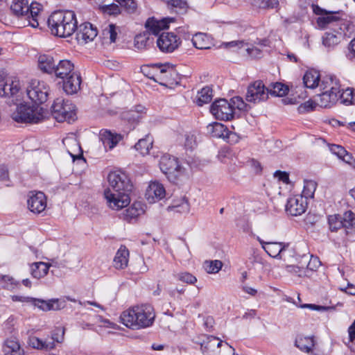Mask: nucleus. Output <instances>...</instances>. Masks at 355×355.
<instances>
[{
  "label": "nucleus",
  "instance_id": "nucleus-1",
  "mask_svg": "<svg viewBox=\"0 0 355 355\" xmlns=\"http://www.w3.org/2000/svg\"><path fill=\"white\" fill-rule=\"evenodd\" d=\"M107 181L109 186L104 191V197L108 206L116 210L127 207L133 187L130 180L124 173L113 171L108 174Z\"/></svg>",
  "mask_w": 355,
  "mask_h": 355
},
{
  "label": "nucleus",
  "instance_id": "nucleus-2",
  "mask_svg": "<svg viewBox=\"0 0 355 355\" xmlns=\"http://www.w3.org/2000/svg\"><path fill=\"white\" fill-rule=\"evenodd\" d=\"M155 318L154 309L148 304L132 306L123 311L120 315L121 323L134 330L150 327Z\"/></svg>",
  "mask_w": 355,
  "mask_h": 355
},
{
  "label": "nucleus",
  "instance_id": "nucleus-3",
  "mask_svg": "<svg viewBox=\"0 0 355 355\" xmlns=\"http://www.w3.org/2000/svg\"><path fill=\"white\" fill-rule=\"evenodd\" d=\"M47 23L52 35L67 37L75 33L78 21L73 11L57 10L51 13Z\"/></svg>",
  "mask_w": 355,
  "mask_h": 355
},
{
  "label": "nucleus",
  "instance_id": "nucleus-4",
  "mask_svg": "<svg viewBox=\"0 0 355 355\" xmlns=\"http://www.w3.org/2000/svg\"><path fill=\"white\" fill-rule=\"evenodd\" d=\"M159 165L162 172L174 184H179L185 176L184 168L179 164L178 158L168 154L161 157Z\"/></svg>",
  "mask_w": 355,
  "mask_h": 355
},
{
  "label": "nucleus",
  "instance_id": "nucleus-5",
  "mask_svg": "<svg viewBox=\"0 0 355 355\" xmlns=\"http://www.w3.org/2000/svg\"><path fill=\"white\" fill-rule=\"evenodd\" d=\"M42 110L40 106L35 104L21 103L12 113L11 117L17 123H37L43 117Z\"/></svg>",
  "mask_w": 355,
  "mask_h": 355
},
{
  "label": "nucleus",
  "instance_id": "nucleus-6",
  "mask_svg": "<svg viewBox=\"0 0 355 355\" xmlns=\"http://www.w3.org/2000/svg\"><path fill=\"white\" fill-rule=\"evenodd\" d=\"M201 350L204 355H235L232 346L213 336L206 337L201 343Z\"/></svg>",
  "mask_w": 355,
  "mask_h": 355
},
{
  "label": "nucleus",
  "instance_id": "nucleus-7",
  "mask_svg": "<svg viewBox=\"0 0 355 355\" xmlns=\"http://www.w3.org/2000/svg\"><path fill=\"white\" fill-rule=\"evenodd\" d=\"M26 92L32 102L39 106L47 101L49 87L45 82L34 80L31 81Z\"/></svg>",
  "mask_w": 355,
  "mask_h": 355
},
{
  "label": "nucleus",
  "instance_id": "nucleus-8",
  "mask_svg": "<svg viewBox=\"0 0 355 355\" xmlns=\"http://www.w3.org/2000/svg\"><path fill=\"white\" fill-rule=\"evenodd\" d=\"M313 12L319 15L317 19V24L322 28H327L330 24L339 26L343 20V12L341 11L331 12L327 11L318 5L312 6Z\"/></svg>",
  "mask_w": 355,
  "mask_h": 355
},
{
  "label": "nucleus",
  "instance_id": "nucleus-9",
  "mask_svg": "<svg viewBox=\"0 0 355 355\" xmlns=\"http://www.w3.org/2000/svg\"><path fill=\"white\" fill-rule=\"evenodd\" d=\"M269 88L262 81L257 80L249 85L245 95V100L254 104L265 101L268 98Z\"/></svg>",
  "mask_w": 355,
  "mask_h": 355
},
{
  "label": "nucleus",
  "instance_id": "nucleus-10",
  "mask_svg": "<svg viewBox=\"0 0 355 355\" xmlns=\"http://www.w3.org/2000/svg\"><path fill=\"white\" fill-rule=\"evenodd\" d=\"M180 38L172 32H163L156 40L157 46L164 53H171L181 44Z\"/></svg>",
  "mask_w": 355,
  "mask_h": 355
},
{
  "label": "nucleus",
  "instance_id": "nucleus-11",
  "mask_svg": "<svg viewBox=\"0 0 355 355\" xmlns=\"http://www.w3.org/2000/svg\"><path fill=\"white\" fill-rule=\"evenodd\" d=\"M210 112L216 119L230 121L234 118V108L232 103L225 98L216 100L211 105Z\"/></svg>",
  "mask_w": 355,
  "mask_h": 355
},
{
  "label": "nucleus",
  "instance_id": "nucleus-12",
  "mask_svg": "<svg viewBox=\"0 0 355 355\" xmlns=\"http://www.w3.org/2000/svg\"><path fill=\"white\" fill-rule=\"evenodd\" d=\"M63 334L64 331H62V336L60 340L58 339L57 336L58 334L55 333L52 334L51 338H47L46 340H42L36 336H30L28 338V343L33 348L44 351H50L55 348V342L62 343L63 340Z\"/></svg>",
  "mask_w": 355,
  "mask_h": 355
},
{
  "label": "nucleus",
  "instance_id": "nucleus-13",
  "mask_svg": "<svg viewBox=\"0 0 355 355\" xmlns=\"http://www.w3.org/2000/svg\"><path fill=\"white\" fill-rule=\"evenodd\" d=\"M207 130L212 137L223 138L229 143L234 141V138H236V141H237L236 134L229 131L228 129L220 123L214 122L209 124L207 126Z\"/></svg>",
  "mask_w": 355,
  "mask_h": 355
},
{
  "label": "nucleus",
  "instance_id": "nucleus-14",
  "mask_svg": "<svg viewBox=\"0 0 355 355\" xmlns=\"http://www.w3.org/2000/svg\"><path fill=\"white\" fill-rule=\"evenodd\" d=\"M76 40L80 43H87L94 40L98 35L97 28L89 22L81 24L77 26Z\"/></svg>",
  "mask_w": 355,
  "mask_h": 355
},
{
  "label": "nucleus",
  "instance_id": "nucleus-15",
  "mask_svg": "<svg viewBox=\"0 0 355 355\" xmlns=\"http://www.w3.org/2000/svg\"><path fill=\"white\" fill-rule=\"evenodd\" d=\"M354 214L348 211L344 213L343 216L331 215L328 217L329 229L331 232H336L338 230L347 228L352 223V218Z\"/></svg>",
  "mask_w": 355,
  "mask_h": 355
},
{
  "label": "nucleus",
  "instance_id": "nucleus-16",
  "mask_svg": "<svg viewBox=\"0 0 355 355\" xmlns=\"http://www.w3.org/2000/svg\"><path fill=\"white\" fill-rule=\"evenodd\" d=\"M307 202L303 196H295L288 199L286 211L291 216H297L305 212Z\"/></svg>",
  "mask_w": 355,
  "mask_h": 355
},
{
  "label": "nucleus",
  "instance_id": "nucleus-17",
  "mask_svg": "<svg viewBox=\"0 0 355 355\" xmlns=\"http://www.w3.org/2000/svg\"><path fill=\"white\" fill-rule=\"evenodd\" d=\"M257 241L261 245L262 248L271 257L282 258L281 254L289 246L288 243L264 241L259 236H257Z\"/></svg>",
  "mask_w": 355,
  "mask_h": 355
},
{
  "label": "nucleus",
  "instance_id": "nucleus-18",
  "mask_svg": "<svg viewBox=\"0 0 355 355\" xmlns=\"http://www.w3.org/2000/svg\"><path fill=\"white\" fill-rule=\"evenodd\" d=\"M28 207L31 211L40 214L46 207L45 194L42 191H32L28 200Z\"/></svg>",
  "mask_w": 355,
  "mask_h": 355
},
{
  "label": "nucleus",
  "instance_id": "nucleus-19",
  "mask_svg": "<svg viewBox=\"0 0 355 355\" xmlns=\"http://www.w3.org/2000/svg\"><path fill=\"white\" fill-rule=\"evenodd\" d=\"M174 21L173 17H166L161 20H157L155 17L148 18L145 24L146 32L158 35L161 31L168 28V24Z\"/></svg>",
  "mask_w": 355,
  "mask_h": 355
},
{
  "label": "nucleus",
  "instance_id": "nucleus-20",
  "mask_svg": "<svg viewBox=\"0 0 355 355\" xmlns=\"http://www.w3.org/2000/svg\"><path fill=\"white\" fill-rule=\"evenodd\" d=\"M19 82L17 78H6L0 81V96L14 97L19 92Z\"/></svg>",
  "mask_w": 355,
  "mask_h": 355
},
{
  "label": "nucleus",
  "instance_id": "nucleus-21",
  "mask_svg": "<svg viewBox=\"0 0 355 355\" xmlns=\"http://www.w3.org/2000/svg\"><path fill=\"white\" fill-rule=\"evenodd\" d=\"M343 35L344 34L340 27L339 30L326 32L322 37V45L328 51H331L341 42L343 39Z\"/></svg>",
  "mask_w": 355,
  "mask_h": 355
},
{
  "label": "nucleus",
  "instance_id": "nucleus-22",
  "mask_svg": "<svg viewBox=\"0 0 355 355\" xmlns=\"http://www.w3.org/2000/svg\"><path fill=\"white\" fill-rule=\"evenodd\" d=\"M30 302L40 310L47 311L50 310H60L65 307V302H60L58 299L46 301L37 298H30Z\"/></svg>",
  "mask_w": 355,
  "mask_h": 355
},
{
  "label": "nucleus",
  "instance_id": "nucleus-23",
  "mask_svg": "<svg viewBox=\"0 0 355 355\" xmlns=\"http://www.w3.org/2000/svg\"><path fill=\"white\" fill-rule=\"evenodd\" d=\"M343 94L334 92H322L315 98L317 104L323 108H329L334 105Z\"/></svg>",
  "mask_w": 355,
  "mask_h": 355
},
{
  "label": "nucleus",
  "instance_id": "nucleus-24",
  "mask_svg": "<svg viewBox=\"0 0 355 355\" xmlns=\"http://www.w3.org/2000/svg\"><path fill=\"white\" fill-rule=\"evenodd\" d=\"M165 195L166 191L164 186L158 182H150L146 192V198L150 203L162 200Z\"/></svg>",
  "mask_w": 355,
  "mask_h": 355
},
{
  "label": "nucleus",
  "instance_id": "nucleus-25",
  "mask_svg": "<svg viewBox=\"0 0 355 355\" xmlns=\"http://www.w3.org/2000/svg\"><path fill=\"white\" fill-rule=\"evenodd\" d=\"M63 80V89L67 94H76L80 89L82 80L78 72L71 73Z\"/></svg>",
  "mask_w": 355,
  "mask_h": 355
},
{
  "label": "nucleus",
  "instance_id": "nucleus-26",
  "mask_svg": "<svg viewBox=\"0 0 355 355\" xmlns=\"http://www.w3.org/2000/svg\"><path fill=\"white\" fill-rule=\"evenodd\" d=\"M99 137L106 150L114 148L123 138L121 135L107 130H101Z\"/></svg>",
  "mask_w": 355,
  "mask_h": 355
},
{
  "label": "nucleus",
  "instance_id": "nucleus-27",
  "mask_svg": "<svg viewBox=\"0 0 355 355\" xmlns=\"http://www.w3.org/2000/svg\"><path fill=\"white\" fill-rule=\"evenodd\" d=\"M318 87L322 92H340L339 80L334 76H326L320 78Z\"/></svg>",
  "mask_w": 355,
  "mask_h": 355
},
{
  "label": "nucleus",
  "instance_id": "nucleus-28",
  "mask_svg": "<svg viewBox=\"0 0 355 355\" xmlns=\"http://www.w3.org/2000/svg\"><path fill=\"white\" fill-rule=\"evenodd\" d=\"M74 71L73 64L68 60H60L59 62L55 64L53 73L56 77L61 79H64L66 77L71 75V73H76Z\"/></svg>",
  "mask_w": 355,
  "mask_h": 355
},
{
  "label": "nucleus",
  "instance_id": "nucleus-29",
  "mask_svg": "<svg viewBox=\"0 0 355 355\" xmlns=\"http://www.w3.org/2000/svg\"><path fill=\"white\" fill-rule=\"evenodd\" d=\"M76 119V105L71 103L69 100H65L62 114L55 115V119L62 122L68 121H73Z\"/></svg>",
  "mask_w": 355,
  "mask_h": 355
},
{
  "label": "nucleus",
  "instance_id": "nucleus-30",
  "mask_svg": "<svg viewBox=\"0 0 355 355\" xmlns=\"http://www.w3.org/2000/svg\"><path fill=\"white\" fill-rule=\"evenodd\" d=\"M41 4L34 2L31 5L28 4V11L24 18L28 21V24L33 28H37L39 26L38 16L41 10Z\"/></svg>",
  "mask_w": 355,
  "mask_h": 355
},
{
  "label": "nucleus",
  "instance_id": "nucleus-31",
  "mask_svg": "<svg viewBox=\"0 0 355 355\" xmlns=\"http://www.w3.org/2000/svg\"><path fill=\"white\" fill-rule=\"evenodd\" d=\"M153 37L150 36L148 32H143L137 34L134 40V46L139 51L148 49L153 44Z\"/></svg>",
  "mask_w": 355,
  "mask_h": 355
},
{
  "label": "nucleus",
  "instance_id": "nucleus-32",
  "mask_svg": "<svg viewBox=\"0 0 355 355\" xmlns=\"http://www.w3.org/2000/svg\"><path fill=\"white\" fill-rule=\"evenodd\" d=\"M3 351L4 355H24V349L15 338H9L5 340Z\"/></svg>",
  "mask_w": 355,
  "mask_h": 355
},
{
  "label": "nucleus",
  "instance_id": "nucleus-33",
  "mask_svg": "<svg viewBox=\"0 0 355 355\" xmlns=\"http://www.w3.org/2000/svg\"><path fill=\"white\" fill-rule=\"evenodd\" d=\"M52 263H46L44 262H35L30 265V272L33 277L40 279L47 275Z\"/></svg>",
  "mask_w": 355,
  "mask_h": 355
},
{
  "label": "nucleus",
  "instance_id": "nucleus-34",
  "mask_svg": "<svg viewBox=\"0 0 355 355\" xmlns=\"http://www.w3.org/2000/svg\"><path fill=\"white\" fill-rule=\"evenodd\" d=\"M129 251L124 245H121L114 259V266L116 269H123L128 266Z\"/></svg>",
  "mask_w": 355,
  "mask_h": 355
},
{
  "label": "nucleus",
  "instance_id": "nucleus-35",
  "mask_svg": "<svg viewBox=\"0 0 355 355\" xmlns=\"http://www.w3.org/2000/svg\"><path fill=\"white\" fill-rule=\"evenodd\" d=\"M55 63L53 58L50 55L43 54L38 58V67L42 71L52 74L53 73Z\"/></svg>",
  "mask_w": 355,
  "mask_h": 355
},
{
  "label": "nucleus",
  "instance_id": "nucleus-36",
  "mask_svg": "<svg viewBox=\"0 0 355 355\" xmlns=\"http://www.w3.org/2000/svg\"><path fill=\"white\" fill-rule=\"evenodd\" d=\"M320 80V73L314 69L306 71L303 76V83L307 88L314 89L318 87Z\"/></svg>",
  "mask_w": 355,
  "mask_h": 355
},
{
  "label": "nucleus",
  "instance_id": "nucleus-37",
  "mask_svg": "<svg viewBox=\"0 0 355 355\" xmlns=\"http://www.w3.org/2000/svg\"><path fill=\"white\" fill-rule=\"evenodd\" d=\"M27 0H12L10 11L17 17H24L28 11Z\"/></svg>",
  "mask_w": 355,
  "mask_h": 355
},
{
  "label": "nucleus",
  "instance_id": "nucleus-38",
  "mask_svg": "<svg viewBox=\"0 0 355 355\" xmlns=\"http://www.w3.org/2000/svg\"><path fill=\"white\" fill-rule=\"evenodd\" d=\"M193 45L198 49H207L210 48L211 40L209 37L202 33L195 34L191 39Z\"/></svg>",
  "mask_w": 355,
  "mask_h": 355
},
{
  "label": "nucleus",
  "instance_id": "nucleus-39",
  "mask_svg": "<svg viewBox=\"0 0 355 355\" xmlns=\"http://www.w3.org/2000/svg\"><path fill=\"white\" fill-rule=\"evenodd\" d=\"M295 346L301 351L310 352L315 346L313 336L298 337L295 342Z\"/></svg>",
  "mask_w": 355,
  "mask_h": 355
},
{
  "label": "nucleus",
  "instance_id": "nucleus-40",
  "mask_svg": "<svg viewBox=\"0 0 355 355\" xmlns=\"http://www.w3.org/2000/svg\"><path fill=\"white\" fill-rule=\"evenodd\" d=\"M167 8L177 14H184L187 12L189 6L186 0H168Z\"/></svg>",
  "mask_w": 355,
  "mask_h": 355
},
{
  "label": "nucleus",
  "instance_id": "nucleus-41",
  "mask_svg": "<svg viewBox=\"0 0 355 355\" xmlns=\"http://www.w3.org/2000/svg\"><path fill=\"white\" fill-rule=\"evenodd\" d=\"M213 97V91L212 89L206 86L201 89L200 91L198 92L196 104L198 106H202L204 104H207L209 103Z\"/></svg>",
  "mask_w": 355,
  "mask_h": 355
},
{
  "label": "nucleus",
  "instance_id": "nucleus-42",
  "mask_svg": "<svg viewBox=\"0 0 355 355\" xmlns=\"http://www.w3.org/2000/svg\"><path fill=\"white\" fill-rule=\"evenodd\" d=\"M144 212L140 202H134L130 207L126 209L123 213L124 219L130 220L135 218Z\"/></svg>",
  "mask_w": 355,
  "mask_h": 355
},
{
  "label": "nucleus",
  "instance_id": "nucleus-43",
  "mask_svg": "<svg viewBox=\"0 0 355 355\" xmlns=\"http://www.w3.org/2000/svg\"><path fill=\"white\" fill-rule=\"evenodd\" d=\"M152 138L149 135H146L145 138L140 139L138 141V142L135 145V148L141 155H144L149 153V150L152 148Z\"/></svg>",
  "mask_w": 355,
  "mask_h": 355
},
{
  "label": "nucleus",
  "instance_id": "nucleus-44",
  "mask_svg": "<svg viewBox=\"0 0 355 355\" xmlns=\"http://www.w3.org/2000/svg\"><path fill=\"white\" fill-rule=\"evenodd\" d=\"M268 88L270 92L269 94L274 96H284L289 91L288 86L278 82L270 84Z\"/></svg>",
  "mask_w": 355,
  "mask_h": 355
},
{
  "label": "nucleus",
  "instance_id": "nucleus-45",
  "mask_svg": "<svg viewBox=\"0 0 355 355\" xmlns=\"http://www.w3.org/2000/svg\"><path fill=\"white\" fill-rule=\"evenodd\" d=\"M128 14H135L137 12L138 5L135 0H115Z\"/></svg>",
  "mask_w": 355,
  "mask_h": 355
},
{
  "label": "nucleus",
  "instance_id": "nucleus-46",
  "mask_svg": "<svg viewBox=\"0 0 355 355\" xmlns=\"http://www.w3.org/2000/svg\"><path fill=\"white\" fill-rule=\"evenodd\" d=\"M317 188V183L314 180H305L302 191L303 198H312Z\"/></svg>",
  "mask_w": 355,
  "mask_h": 355
},
{
  "label": "nucleus",
  "instance_id": "nucleus-47",
  "mask_svg": "<svg viewBox=\"0 0 355 355\" xmlns=\"http://www.w3.org/2000/svg\"><path fill=\"white\" fill-rule=\"evenodd\" d=\"M116 28L115 24H110L103 29L102 34L104 37H109L110 42H115L117 37Z\"/></svg>",
  "mask_w": 355,
  "mask_h": 355
},
{
  "label": "nucleus",
  "instance_id": "nucleus-48",
  "mask_svg": "<svg viewBox=\"0 0 355 355\" xmlns=\"http://www.w3.org/2000/svg\"><path fill=\"white\" fill-rule=\"evenodd\" d=\"M223 263L219 260L206 261L204 268L208 273H217L222 268Z\"/></svg>",
  "mask_w": 355,
  "mask_h": 355
},
{
  "label": "nucleus",
  "instance_id": "nucleus-49",
  "mask_svg": "<svg viewBox=\"0 0 355 355\" xmlns=\"http://www.w3.org/2000/svg\"><path fill=\"white\" fill-rule=\"evenodd\" d=\"M153 67L159 70V73L157 75V76H162L164 73H171V72H173V65L170 64L169 63H165V64H161L157 63L153 65ZM156 82H159L157 80V78H153Z\"/></svg>",
  "mask_w": 355,
  "mask_h": 355
},
{
  "label": "nucleus",
  "instance_id": "nucleus-50",
  "mask_svg": "<svg viewBox=\"0 0 355 355\" xmlns=\"http://www.w3.org/2000/svg\"><path fill=\"white\" fill-rule=\"evenodd\" d=\"M0 280L3 287L8 290H12L19 284L12 277L8 275L0 276Z\"/></svg>",
  "mask_w": 355,
  "mask_h": 355
},
{
  "label": "nucleus",
  "instance_id": "nucleus-51",
  "mask_svg": "<svg viewBox=\"0 0 355 355\" xmlns=\"http://www.w3.org/2000/svg\"><path fill=\"white\" fill-rule=\"evenodd\" d=\"M351 223L347 228H344V232L346 236V240L349 242H354L355 241V214L352 218Z\"/></svg>",
  "mask_w": 355,
  "mask_h": 355
},
{
  "label": "nucleus",
  "instance_id": "nucleus-52",
  "mask_svg": "<svg viewBox=\"0 0 355 355\" xmlns=\"http://www.w3.org/2000/svg\"><path fill=\"white\" fill-rule=\"evenodd\" d=\"M176 278L182 282H185L189 284H193L197 281V279L195 276L187 272L178 273L176 275Z\"/></svg>",
  "mask_w": 355,
  "mask_h": 355
},
{
  "label": "nucleus",
  "instance_id": "nucleus-53",
  "mask_svg": "<svg viewBox=\"0 0 355 355\" xmlns=\"http://www.w3.org/2000/svg\"><path fill=\"white\" fill-rule=\"evenodd\" d=\"M173 76H177L175 69L173 68V72L171 73H164L162 76H157V79L161 80L159 83L162 85H167L168 84H173V80H175Z\"/></svg>",
  "mask_w": 355,
  "mask_h": 355
},
{
  "label": "nucleus",
  "instance_id": "nucleus-54",
  "mask_svg": "<svg viewBox=\"0 0 355 355\" xmlns=\"http://www.w3.org/2000/svg\"><path fill=\"white\" fill-rule=\"evenodd\" d=\"M65 100L62 98H58L54 101L53 104L52 105V112L55 118V115H59V114H62L63 106L64 104Z\"/></svg>",
  "mask_w": 355,
  "mask_h": 355
},
{
  "label": "nucleus",
  "instance_id": "nucleus-55",
  "mask_svg": "<svg viewBox=\"0 0 355 355\" xmlns=\"http://www.w3.org/2000/svg\"><path fill=\"white\" fill-rule=\"evenodd\" d=\"M101 9L104 13H107L110 15H116L121 12V8L115 3L103 6Z\"/></svg>",
  "mask_w": 355,
  "mask_h": 355
},
{
  "label": "nucleus",
  "instance_id": "nucleus-56",
  "mask_svg": "<svg viewBox=\"0 0 355 355\" xmlns=\"http://www.w3.org/2000/svg\"><path fill=\"white\" fill-rule=\"evenodd\" d=\"M233 108L236 107L239 110H247L248 105L241 96H234L231 98V102Z\"/></svg>",
  "mask_w": 355,
  "mask_h": 355
},
{
  "label": "nucleus",
  "instance_id": "nucleus-57",
  "mask_svg": "<svg viewBox=\"0 0 355 355\" xmlns=\"http://www.w3.org/2000/svg\"><path fill=\"white\" fill-rule=\"evenodd\" d=\"M330 150L333 154L337 155L338 158L344 157V155H346V150L339 145L332 144L330 146Z\"/></svg>",
  "mask_w": 355,
  "mask_h": 355
},
{
  "label": "nucleus",
  "instance_id": "nucleus-58",
  "mask_svg": "<svg viewBox=\"0 0 355 355\" xmlns=\"http://www.w3.org/2000/svg\"><path fill=\"white\" fill-rule=\"evenodd\" d=\"M346 57L349 60L355 62V38L353 39L349 44Z\"/></svg>",
  "mask_w": 355,
  "mask_h": 355
},
{
  "label": "nucleus",
  "instance_id": "nucleus-59",
  "mask_svg": "<svg viewBox=\"0 0 355 355\" xmlns=\"http://www.w3.org/2000/svg\"><path fill=\"white\" fill-rule=\"evenodd\" d=\"M279 5L278 0H263L262 2L259 4V8H277Z\"/></svg>",
  "mask_w": 355,
  "mask_h": 355
},
{
  "label": "nucleus",
  "instance_id": "nucleus-60",
  "mask_svg": "<svg viewBox=\"0 0 355 355\" xmlns=\"http://www.w3.org/2000/svg\"><path fill=\"white\" fill-rule=\"evenodd\" d=\"M184 146L187 149L190 150H193L196 147V141L194 135H186Z\"/></svg>",
  "mask_w": 355,
  "mask_h": 355
},
{
  "label": "nucleus",
  "instance_id": "nucleus-61",
  "mask_svg": "<svg viewBox=\"0 0 355 355\" xmlns=\"http://www.w3.org/2000/svg\"><path fill=\"white\" fill-rule=\"evenodd\" d=\"M320 266V261L318 257H311L307 266L306 268L310 270H315Z\"/></svg>",
  "mask_w": 355,
  "mask_h": 355
},
{
  "label": "nucleus",
  "instance_id": "nucleus-62",
  "mask_svg": "<svg viewBox=\"0 0 355 355\" xmlns=\"http://www.w3.org/2000/svg\"><path fill=\"white\" fill-rule=\"evenodd\" d=\"M173 209H175L176 212L180 213H188L189 211V204L187 200H183L180 205L173 206Z\"/></svg>",
  "mask_w": 355,
  "mask_h": 355
},
{
  "label": "nucleus",
  "instance_id": "nucleus-63",
  "mask_svg": "<svg viewBox=\"0 0 355 355\" xmlns=\"http://www.w3.org/2000/svg\"><path fill=\"white\" fill-rule=\"evenodd\" d=\"M313 104L312 101H306L302 104H301L298 107V111L300 113H304L312 111L313 110Z\"/></svg>",
  "mask_w": 355,
  "mask_h": 355
},
{
  "label": "nucleus",
  "instance_id": "nucleus-64",
  "mask_svg": "<svg viewBox=\"0 0 355 355\" xmlns=\"http://www.w3.org/2000/svg\"><path fill=\"white\" fill-rule=\"evenodd\" d=\"M349 343L355 345V320L348 328Z\"/></svg>",
  "mask_w": 355,
  "mask_h": 355
}]
</instances>
